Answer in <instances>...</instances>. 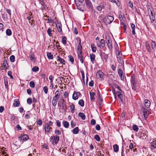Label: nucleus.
<instances>
[{"label": "nucleus", "mask_w": 156, "mask_h": 156, "mask_svg": "<svg viewBox=\"0 0 156 156\" xmlns=\"http://www.w3.org/2000/svg\"><path fill=\"white\" fill-rule=\"evenodd\" d=\"M130 82L132 89L134 90H136V89L137 81L135 76L133 74L131 76Z\"/></svg>", "instance_id": "nucleus-1"}, {"label": "nucleus", "mask_w": 156, "mask_h": 156, "mask_svg": "<svg viewBox=\"0 0 156 156\" xmlns=\"http://www.w3.org/2000/svg\"><path fill=\"white\" fill-rule=\"evenodd\" d=\"M114 20L113 16H105L103 19L104 22L106 24H110L112 23Z\"/></svg>", "instance_id": "nucleus-2"}, {"label": "nucleus", "mask_w": 156, "mask_h": 156, "mask_svg": "<svg viewBox=\"0 0 156 156\" xmlns=\"http://www.w3.org/2000/svg\"><path fill=\"white\" fill-rule=\"evenodd\" d=\"M51 142L54 145H57L58 141V136L57 135L51 136L50 139Z\"/></svg>", "instance_id": "nucleus-3"}, {"label": "nucleus", "mask_w": 156, "mask_h": 156, "mask_svg": "<svg viewBox=\"0 0 156 156\" xmlns=\"http://www.w3.org/2000/svg\"><path fill=\"white\" fill-rule=\"evenodd\" d=\"M85 2L87 8L90 10H92L93 6L90 0H85Z\"/></svg>", "instance_id": "nucleus-4"}, {"label": "nucleus", "mask_w": 156, "mask_h": 156, "mask_svg": "<svg viewBox=\"0 0 156 156\" xmlns=\"http://www.w3.org/2000/svg\"><path fill=\"white\" fill-rule=\"evenodd\" d=\"M58 90H57L55 93V96L53 98L52 101V104L54 106H55L57 104V100L58 98Z\"/></svg>", "instance_id": "nucleus-5"}, {"label": "nucleus", "mask_w": 156, "mask_h": 156, "mask_svg": "<svg viewBox=\"0 0 156 156\" xmlns=\"http://www.w3.org/2000/svg\"><path fill=\"white\" fill-rule=\"evenodd\" d=\"M59 106L62 109H65L66 110L67 109L66 108V105L64 100L62 99L60 100L59 101Z\"/></svg>", "instance_id": "nucleus-6"}, {"label": "nucleus", "mask_w": 156, "mask_h": 156, "mask_svg": "<svg viewBox=\"0 0 156 156\" xmlns=\"http://www.w3.org/2000/svg\"><path fill=\"white\" fill-rule=\"evenodd\" d=\"M97 45L98 47H99L100 48H103L105 45V40L103 39H101L98 41L97 42Z\"/></svg>", "instance_id": "nucleus-7"}, {"label": "nucleus", "mask_w": 156, "mask_h": 156, "mask_svg": "<svg viewBox=\"0 0 156 156\" xmlns=\"http://www.w3.org/2000/svg\"><path fill=\"white\" fill-rule=\"evenodd\" d=\"M39 2L41 5V7L40 8V9L42 11L44 10H46L48 8L47 7L46 5L43 1H42L41 0H40Z\"/></svg>", "instance_id": "nucleus-8"}, {"label": "nucleus", "mask_w": 156, "mask_h": 156, "mask_svg": "<svg viewBox=\"0 0 156 156\" xmlns=\"http://www.w3.org/2000/svg\"><path fill=\"white\" fill-rule=\"evenodd\" d=\"M81 95L80 92H74L73 95V98L74 100H76L77 99L78 97Z\"/></svg>", "instance_id": "nucleus-9"}, {"label": "nucleus", "mask_w": 156, "mask_h": 156, "mask_svg": "<svg viewBox=\"0 0 156 156\" xmlns=\"http://www.w3.org/2000/svg\"><path fill=\"white\" fill-rule=\"evenodd\" d=\"M151 15L150 16V18L151 23H153L155 20L154 14H153V11L151 10Z\"/></svg>", "instance_id": "nucleus-10"}, {"label": "nucleus", "mask_w": 156, "mask_h": 156, "mask_svg": "<svg viewBox=\"0 0 156 156\" xmlns=\"http://www.w3.org/2000/svg\"><path fill=\"white\" fill-rule=\"evenodd\" d=\"M28 135L27 134L22 135L20 137H19L20 140L24 141L27 140L28 139Z\"/></svg>", "instance_id": "nucleus-11"}, {"label": "nucleus", "mask_w": 156, "mask_h": 156, "mask_svg": "<svg viewBox=\"0 0 156 156\" xmlns=\"http://www.w3.org/2000/svg\"><path fill=\"white\" fill-rule=\"evenodd\" d=\"M150 148L151 150L156 148V141H154L150 143Z\"/></svg>", "instance_id": "nucleus-12"}, {"label": "nucleus", "mask_w": 156, "mask_h": 156, "mask_svg": "<svg viewBox=\"0 0 156 156\" xmlns=\"http://www.w3.org/2000/svg\"><path fill=\"white\" fill-rule=\"evenodd\" d=\"M108 48L110 50L112 48V45L111 40H108L107 41Z\"/></svg>", "instance_id": "nucleus-13"}, {"label": "nucleus", "mask_w": 156, "mask_h": 156, "mask_svg": "<svg viewBox=\"0 0 156 156\" xmlns=\"http://www.w3.org/2000/svg\"><path fill=\"white\" fill-rule=\"evenodd\" d=\"M77 52H83L82 46L81 45V40H79V42L77 48Z\"/></svg>", "instance_id": "nucleus-14"}, {"label": "nucleus", "mask_w": 156, "mask_h": 156, "mask_svg": "<svg viewBox=\"0 0 156 156\" xmlns=\"http://www.w3.org/2000/svg\"><path fill=\"white\" fill-rule=\"evenodd\" d=\"M95 57V55L94 54L92 53L90 54V60L93 64H94V63Z\"/></svg>", "instance_id": "nucleus-15"}, {"label": "nucleus", "mask_w": 156, "mask_h": 156, "mask_svg": "<svg viewBox=\"0 0 156 156\" xmlns=\"http://www.w3.org/2000/svg\"><path fill=\"white\" fill-rule=\"evenodd\" d=\"M104 75L103 73L101 70H98L97 73V76H98V78H101Z\"/></svg>", "instance_id": "nucleus-16"}, {"label": "nucleus", "mask_w": 156, "mask_h": 156, "mask_svg": "<svg viewBox=\"0 0 156 156\" xmlns=\"http://www.w3.org/2000/svg\"><path fill=\"white\" fill-rule=\"evenodd\" d=\"M145 47L148 51L149 52H151V49L150 47L149 44L147 41L145 42Z\"/></svg>", "instance_id": "nucleus-17"}, {"label": "nucleus", "mask_w": 156, "mask_h": 156, "mask_svg": "<svg viewBox=\"0 0 156 156\" xmlns=\"http://www.w3.org/2000/svg\"><path fill=\"white\" fill-rule=\"evenodd\" d=\"M145 105L146 107L148 108L150 107L151 105V102L149 101L147 99H146L144 101Z\"/></svg>", "instance_id": "nucleus-18"}, {"label": "nucleus", "mask_w": 156, "mask_h": 156, "mask_svg": "<svg viewBox=\"0 0 156 156\" xmlns=\"http://www.w3.org/2000/svg\"><path fill=\"white\" fill-rule=\"evenodd\" d=\"M90 99L91 101H93L95 100L94 96L95 95V93L94 92H90Z\"/></svg>", "instance_id": "nucleus-19"}, {"label": "nucleus", "mask_w": 156, "mask_h": 156, "mask_svg": "<svg viewBox=\"0 0 156 156\" xmlns=\"http://www.w3.org/2000/svg\"><path fill=\"white\" fill-rule=\"evenodd\" d=\"M143 112V115L144 117L145 118L146 116V115L147 114V108H146L145 107H142L141 109Z\"/></svg>", "instance_id": "nucleus-20"}, {"label": "nucleus", "mask_w": 156, "mask_h": 156, "mask_svg": "<svg viewBox=\"0 0 156 156\" xmlns=\"http://www.w3.org/2000/svg\"><path fill=\"white\" fill-rule=\"evenodd\" d=\"M104 5L103 4H100L99 6H98L96 7L97 9L99 11H101L103 9H104Z\"/></svg>", "instance_id": "nucleus-21"}, {"label": "nucleus", "mask_w": 156, "mask_h": 156, "mask_svg": "<svg viewBox=\"0 0 156 156\" xmlns=\"http://www.w3.org/2000/svg\"><path fill=\"white\" fill-rule=\"evenodd\" d=\"M91 48L92 51L93 52H95L96 51V47L95 45L94 44H91Z\"/></svg>", "instance_id": "nucleus-22"}, {"label": "nucleus", "mask_w": 156, "mask_h": 156, "mask_svg": "<svg viewBox=\"0 0 156 156\" xmlns=\"http://www.w3.org/2000/svg\"><path fill=\"white\" fill-rule=\"evenodd\" d=\"M51 127L48 126L47 124H45L44 125V129L46 132H49L50 130Z\"/></svg>", "instance_id": "nucleus-23"}, {"label": "nucleus", "mask_w": 156, "mask_h": 156, "mask_svg": "<svg viewBox=\"0 0 156 156\" xmlns=\"http://www.w3.org/2000/svg\"><path fill=\"white\" fill-rule=\"evenodd\" d=\"M114 151L115 152H117L119 151V147L116 144H115L113 146Z\"/></svg>", "instance_id": "nucleus-24"}, {"label": "nucleus", "mask_w": 156, "mask_h": 156, "mask_svg": "<svg viewBox=\"0 0 156 156\" xmlns=\"http://www.w3.org/2000/svg\"><path fill=\"white\" fill-rule=\"evenodd\" d=\"M78 116L80 117L83 120L85 119L86 116L82 112H79L78 115Z\"/></svg>", "instance_id": "nucleus-25"}, {"label": "nucleus", "mask_w": 156, "mask_h": 156, "mask_svg": "<svg viewBox=\"0 0 156 156\" xmlns=\"http://www.w3.org/2000/svg\"><path fill=\"white\" fill-rule=\"evenodd\" d=\"M62 42L64 44H66L67 38L65 36H62Z\"/></svg>", "instance_id": "nucleus-26"}, {"label": "nucleus", "mask_w": 156, "mask_h": 156, "mask_svg": "<svg viewBox=\"0 0 156 156\" xmlns=\"http://www.w3.org/2000/svg\"><path fill=\"white\" fill-rule=\"evenodd\" d=\"M73 133L75 134H77L79 133V128L78 127H75L72 131Z\"/></svg>", "instance_id": "nucleus-27"}, {"label": "nucleus", "mask_w": 156, "mask_h": 156, "mask_svg": "<svg viewBox=\"0 0 156 156\" xmlns=\"http://www.w3.org/2000/svg\"><path fill=\"white\" fill-rule=\"evenodd\" d=\"M69 107H70V109L71 111V112L73 113H74L75 112V106L74 105L72 104L69 105Z\"/></svg>", "instance_id": "nucleus-28"}, {"label": "nucleus", "mask_w": 156, "mask_h": 156, "mask_svg": "<svg viewBox=\"0 0 156 156\" xmlns=\"http://www.w3.org/2000/svg\"><path fill=\"white\" fill-rule=\"evenodd\" d=\"M47 56L49 59H51L53 58V55L50 52H48L47 53Z\"/></svg>", "instance_id": "nucleus-29"}, {"label": "nucleus", "mask_w": 156, "mask_h": 156, "mask_svg": "<svg viewBox=\"0 0 156 156\" xmlns=\"http://www.w3.org/2000/svg\"><path fill=\"white\" fill-rule=\"evenodd\" d=\"M78 104L81 107H83L84 106V101L83 99L80 100L78 102Z\"/></svg>", "instance_id": "nucleus-30"}, {"label": "nucleus", "mask_w": 156, "mask_h": 156, "mask_svg": "<svg viewBox=\"0 0 156 156\" xmlns=\"http://www.w3.org/2000/svg\"><path fill=\"white\" fill-rule=\"evenodd\" d=\"M6 33L7 35L10 36L12 34V31L10 29H8L6 30Z\"/></svg>", "instance_id": "nucleus-31"}, {"label": "nucleus", "mask_w": 156, "mask_h": 156, "mask_svg": "<svg viewBox=\"0 0 156 156\" xmlns=\"http://www.w3.org/2000/svg\"><path fill=\"white\" fill-rule=\"evenodd\" d=\"M4 83L5 86V87L6 88L8 89V81H7L6 78H4Z\"/></svg>", "instance_id": "nucleus-32"}, {"label": "nucleus", "mask_w": 156, "mask_h": 156, "mask_svg": "<svg viewBox=\"0 0 156 156\" xmlns=\"http://www.w3.org/2000/svg\"><path fill=\"white\" fill-rule=\"evenodd\" d=\"M133 129L134 130H135L136 132H137L139 130V128L138 126L136 125H133Z\"/></svg>", "instance_id": "nucleus-33"}, {"label": "nucleus", "mask_w": 156, "mask_h": 156, "mask_svg": "<svg viewBox=\"0 0 156 156\" xmlns=\"http://www.w3.org/2000/svg\"><path fill=\"white\" fill-rule=\"evenodd\" d=\"M48 20V23H54V21L50 17H49V16H48V19L47 20Z\"/></svg>", "instance_id": "nucleus-34"}, {"label": "nucleus", "mask_w": 156, "mask_h": 156, "mask_svg": "<svg viewBox=\"0 0 156 156\" xmlns=\"http://www.w3.org/2000/svg\"><path fill=\"white\" fill-rule=\"evenodd\" d=\"M39 70V68L37 66L34 67L32 69L33 71L36 72L38 71Z\"/></svg>", "instance_id": "nucleus-35"}, {"label": "nucleus", "mask_w": 156, "mask_h": 156, "mask_svg": "<svg viewBox=\"0 0 156 156\" xmlns=\"http://www.w3.org/2000/svg\"><path fill=\"white\" fill-rule=\"evenodd\" d=\"M151 45L152 46L153 49L156 48V43L155 42L152 40Z\"/></svg>", "instance_id": "nucleus-36"}, {"label": "nucleus", "mask_w": 156, "mask_h": 156, "mask_svg": "<svg viewBox=\"0 0 156 156\" xmlns=\"http://www.w3.org/2000/svg\"><path fill=\"white\" fill-rule=\"evenodd\" d=\"M63 124L64 126L66 128H68L69 125V122L66 121L63 122Z\"/></svg>", "instance_id": "nucleus-37"}, {"label": "nucleus", "mask_w": 156, "mask_h": 156, "mask_svg": "<svg viewBox=\"0 0 156 156\" xmlns=\"http://www.w3.org/2000/svg\"><path fill=\"white\" fill-rule=\"evenodd\" d=\"M141 137L143 139H146L147 137V136L144 133H142L141 134Z\"/></svg>", "instance_id": "nucleus-38"}, {"label": "nucleus", "mask_w": 156, "mask_h": 156, "mask_svg": "<svg viewBox=\"0 0 156 156\" xmlns=\"http://www.w3.org/2000/svg\"><path fill=\"white\" fill-rule=\"evenodd\" d=\"M68 57L69 58V61L73 63L74 61V59L73 56L72 55H69L68 56Z\"/></svg>", "instance_id": "nucleus-39"}, {"label": "nucleus", "mask_w": 156, "mask_h": 156, "mask_svg": "<svg viewBox=\"0 0 156 156\" xmlns=\"http://www.w3.org/2000/svg\"><path fill=\"white\" fill-rule=\"evenodd\" d=\"M94 138L98 141L100 140V137L98 135H95L94 136Z\"/></svg>", "instance_id": "nucleus-40"}, {"label": "nucleus", "mask_w": 156, "mask_h": 156, "mask_svg": "<svg viewBox=\"0 0 156 156\" xmlns=\"http://www.w3.org/2000/svg\"><path fill=\"white\" fill-rule=\"evenodd\" d=\"M59 62L61 64H65V61L63 59L61 58L59 56Z\"/></svg>", "instance_id": "nucleus-41"}, {"label": "nucleus", "mask_w": 156, "mask_h": 156, "mask_svg": "<svg viewBox=\"0 0 156 156\" xmlns=\"http://www.w3.org/2000/svg\"><path fill=\"white\" fill-rule=\"evenodd\" d=\"M15 57L14 55H12L10 57V59L11 62H14L15 61Z\"/></svg>", "instance_id": "nucleus-42"}, {"label": "nucleus", "mask_w": 156, "mask_h": 156, "mask_svg": "<svg viewBox=\"0 0 156 156\" xmlns=\"http://www.w3.org/2000/svg\"><path fill=\"white\" fill-rule=\"evenodd\" d=\"M51 31H52L51 29L50 28H48V30H47V33L49 36H52V34L51 33Z\"/></svg>", "instance_id": "nucleus-43"}, {"label": "nucleus", "mask_w": 156, "mask_h": 156, "mask_svg": "<svg viewBox=\"0 0 156 156\" xmlns=\"http://www.w3.org/2000/svg\"><path fill=\"white\" fill-rule=\"evenodd\" d=\"M30 87L32 88H34L35 87V84L34 81H32L30 82Z\"/></svg>", "instance_id": "nucleus-44"}, {"label": "nucleus", "mask_w": 156, "mask_h": 156, "mask_svg": "<svg viewBox=\"0 0 156 156\" xmlns=\"http://www.w3.org/2000/svg\"><path fill=\"white\" fill-rule=\"evenodd\" d=\"M8 76H9L10 77L11 79H13V76L12 75V72L11 71H9L8 72Z\"/></svg>", "instance_id": "nucleus-45"}, {"label": "nucleus", "mask_w": 156, "mask_h": 156, "mask_svg": "<svg viewBox=\"0 0 156 156\" xmlns=\"http://www.w3.org/2000/svg\"><path fill=\"white\" fill-rule=\"evenodd\" d=\"M20 104L19 102L18 101H15L14 103H13V105L15 107L18 106Z\"/></svg>", "instance_id": "nucleus-46"}, {"label": "nucleus", "mask_w": 156, "mask_h": 156, "mask_svg": "<svg viewBox=\"0 0 156 156\" xmlns=\"http://www.w3.org/2000/svg\"><path fill=\"white\" fill-rule=\"evenodd\" d=\"M82 53V52H77L78 58H83Z\"/></svg>", "instance_id": "nucleus-47"}, {"label": "nucleus", "mask_w": 156, "mask_h": 156, "mask_svg": "<svg viewBox=\"0 0 156 156\" xmlns=\"http://www.w3.org/2000/svg\"><path fill=\"white\" fill-rule=\"evenodd\" d=\"M102 57L103 58L106 60H107L108 57V55L104 53V54L102 55Z\"/></svg>", "instance_id": "nucleus-48"}, {"label": "nucleus", "mask_w": 156, "mask_h": 156, "mask_svg": "<svg viewBox=\"0 0 156 156\" xmlns=\"http://www.w3.org/2000/svg\"><path fill=\"white\" fill-rule=\"evenodd\" d=\"M121 24L122 26H123V27L124 29V31H125L126 30L127 28V26L124 23H121Z\"/></svg>", "instance_id": "nucleus-49"}, {"label": "nucleus", "mask_w": 156, "mask_h": 156, "mask_svg": "<svg viewBox=\"0 0 156 156\" xmlns=\"http://www.w3.org/2000/svg\"><path fill=\"white\" fill-rule=\"evenodd\" d=\"M128 5L131 8H132L133 7V2L129 1L128 3Z\"/></svg>", "instance_id": "nucleus-50"}, {"label": "nucleus", "mask_w": 156, "mask_h": 156, "mask_svg": "<svg viewBox=\"0 0 156 156\" xmlns=\"http://www.w3.org/2000/svg\"><path fill=\"white\" fill-rule=\"evenodd\" d=\"M27 102L28 104L30 105L32 103V100L31 98H29L27 99Z\"/></svg>", "instance_id": "nucleus-51"}, {"label": "nucleus", "mask_w": 156, "mask_h": 156, "mask_svg": "<svg viewBox=\"0 0 156 156\" xmlns=\"http://www.w3.org/2000/svg\"><path fill=\"white\" fill-rule=\"evenodd\" d=\"M48 90V88L46 86L44 87H43V90L46 94L47 93Z\"/></svg>", "instance_id": "nucleus-52"}, {"label": "nucleus", "mask_w": 156, "mask_h": 156, "mask_svg": "<svg viewBox=\"0 0 156 156\" xmlns=\"http://www.w3.org/2000/svg\"><path fill=\"white\" fill-rule=\"evenodd\" d=\"M94 81L92 80H91L90 81V82L89 85V86L91 87H92L93 86H94Z\"/></svg>", "instance_id": "nucleus-53"}, {"label": "nucleus", "mask_w": 156, "mask_h": 156, "mask_svg": "<svg viewBox=\"0 0 156 156\" xmlns=\"http://www.w3.org/2000/svg\"><path fill=\"white\" fill-rule=\"evenodd\" d=\"M71 126L72 128H73L76 126L75 122L72 121L71 122Z\"/></svg>", "instance_id": "nucleus-54"}, {"label": "nucleus", "mask_w": 156, "mask_h": 156, "mask_svg": "<svg viewBox=\"0 0 156 156\" xmlns=\"http://www.w3.org/2000/svg\"><path fill=\"white\" fill-rule=\"evenodd\" d=\"M118 62L122 64L123 62V60L122 57H120V58H119L118 59Z\"/></svg>", "instance_id": "nucleus-55"}, {"label": "nucleus", "mask_w": 156, "mask_h": 156, "mask_svg": "<svg viewBox=\"0 0 156 156\" xmlns=\"http://www.w3.org/2000/svg\"><path fill=\"white\" fill-rule=\"evenodd\" d=\"M90 123L92 125H94L96 123V121L94 119H92Z\"/></svg>", "instance_id": "nucleus-56"}, {"label": "nucleus", "mask_w": 156, "mask_h": 156, "mask_svg": "<svg viewBox=\"0 0 156 156\" xmlns=\"http://www.w3.org/2000/svg\"><path fill=\"white\" fill-rule=\"evenodd\" d=\"M108 1L109 2L115 3L117 5H118L117 3L119 2L118 0H108Z\"/></svg>", "instance_id": "nucleus-57"}, {"label": "nucleus", "mask_w": 156, "mask_h": 156, "mask_svg": "<svg viewBox=\"0 0 156 156\" xmlns=\"http://www.w3.org/2000/svg\"><path fill=\"white\" fill-rule=\"evenodd\" d=\"M6 12L9 14V17H10L11 15V11L9 9H6Z\"/></svg>", "instance_id": "nucleus-58"}, {"label": "nucleus", "mask_w": 156, "mask_h": 156, "mask_svg": "<svg viewBox=\"0 0 156 156\" xmlns=\"http://www.w3.org/2000/svg\"><path fill=\"white\" fill-rule=\"evenodd\" d=\"M95 129L97 130H99L100 129V126L99 125H97L95 126Z\"/></svg>", "instance_id": "nucleus-59"}, {"label": "nucleus", "mask_w": 156, "mask_h": 156, "mask_svg": "<svg viewBox=\"0 0 156 156\" xmlns=\"http://www.w3.org/2000/svg\"><path fill=\"white\" fill-rule=\"evenodd\" d=\"M118 73L119 75L120 74H123V73L122 70L120 69H119L118 70Z\"/></svg>", "instance_id": "nucleus-60"}, {"label": "nucleus", "mask_w": 156, "mask_h": 156, "mask_svg": "<svg viewBox=\"0 0 156 156\" xmlns=\"http://www.w3.org/2000/svg\"><path fill=\"white\" fill-rule=\"evenodd\" d=\"M30 57L31 60H33L35 59L34 55H30Z\"/></svg>", "instance_id": "nucleus-61"}, {"label": "nucleus", "mask_w": 156, "mask_h": 156, "mask_svg": "<svg viewBox=\"0 0 156 156\" xmlns=\"http://www.w3.org/2000/svg\"><path fill=\"white\" fill-rule=\"evenodd\" d=\"M37 123L39 125H41L42 123V121L41 119H39L38 120Z\"/></svg>", "instance_id": "nucleus-62"}, {"label": "nucleus", "mask_w": 156, "mask_h": 156, "mask_svg": "<svg viewBox=\"0 0 156 156\" xmlns=\"http://www.w3.org/2000/svg\"><path fill=\"white\" fill-rule=\"evenodd\" d=\"M129 147L130 149L132 150L133 148V144L132 143H130L129 145Z\"/></svg>", "instance_id": "nucleus-63"}, {"label": "nucleus", "mask_w": 156, "mask_h": 156, "mask_svg": "<svg viewBox=\"0 0 156 156\" xmlns=\"http://www.w3.org/2000/svg\"><path fill=\"white\" fill-rule=\"evenodd\" d=\"M119 76H120V79L122 80H124V76L123 75V74H120V75H119Z\"/></svg>", "instance_id": "nucleus-64"}]
</instances>
